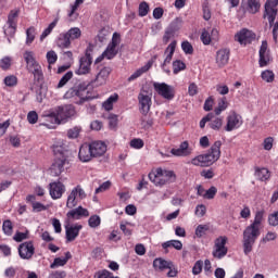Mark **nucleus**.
I'll list each match as a JSON object with an SVG mask.
<instances>
[{
  "label": "nucleus",
  "mask_w": 278,
  "mask_h": 278,
  "mask_svg": "<svg viewBox=\"0 0 278 278\" xmlns=\"http://www.w3.org/2000/svg\"><path fill=\"white\" fill-rule=\"evenodd\" d=\"M121 45V35L118 33H114L112 37L111 43L106 47L103 55H105L106 60H113L118 54V50L116 49Z\"/></svg>",
  "instance_id": "ddd939ff"
},
{
  "label": "nucleus",
  "mask_w": 278,
  "mask_h": 278,
  "mask_svg": "<svg viewBox=\"0 0 278 278\" xmlns=\"http://www.w3.org/2000/svg\"><path fill=\"white\" fill-rule=\"evenodd\" d=\"M16 18H18V11H11L8 16L7 26H4L5 36L12 38L16 34Z\"/></svg>",
  "instance_id": "dca6fc26"
},
{
  "label": "nucleus",
  "mask_w": 278,
  "mask_h": 278,
  "mask_svg": "<svg viewBox=\"0 0 278 278\" xmlns=\"http://www.w3.org/2000/svg\"><path fill=\"white\" fill-rule=\"evenodd\" d=\"M157 60V55H154L151 61H149L144 66L137 70L130 77L128 78V81H134L135 79H138V77H141L143 73H147L153 66V62Z\"/></svg>",
  "instance_id": "cd10ccee"
},
{
  "label": "nucleus",
  "mask_w": 278,
  "mask_h": 278,
  "mask_svg": "<svg viewBox=\"0 0 278 278\" xmlns=\"http://www.w3.org/2000/svg\"><path fill=\"white\" fill-rule=\"evenodd\" d=\"M229 55H231V51L227 48L220 49L216 53V64L219 68L229 64Z\"/></svg>",
  "instance_id": "393cba45"
},
{
  "label": "nucleus",
  "mask_w": 278,
  "mask_h": 278,
  "mask_svg": "<svg viewBox=\"0 0 278 278\" xmlns=\"http://www.w3.org/2000/svg\"><path fill=\"white\" fill-rule=\"evenodd\" d=\"M167 28H169V30L173 31L174 34H177V31L181 29V18L179 17L175 18Z\"/></svg>",
  "instance_id": "c03bdc74"
},
{
  "label": "nucleus",
  "mask_w": 278,
  "mask_h": 278,
  "mask_svg": "<svg viewBox=\"0 0 278 278\" xmlns=\"http://www.w3.org/2000/svg\"><path fill=\"white\" fill-rule=\"evenodd\" d=\"M14 226L12 225V220L7 219L2 224V231L5 233V236H12Z\"/></svg>",
  "instance_id": "79ce46f5"
},
{
  "label": "nucleus",
  "mask_w": 278,
  "mask_h": 278,
  "mask_svg": "<svg viewBox=\"0 0 278 278\" xmlns=\"http://www.w3.org/2000/svg\"><path fill=\"white\" fill-rule=\"evenodd\" d=\"M90 66H92V46L89 45L85 55L79 60V67L75 71L76 75H88Z\"/></svg>",
  "instance_id": "9d476101"
},
{
  "label": "nucleus",
  "mask_w": 278,
  "mask_h": 278,
  "mask_svg": "<svg viewBox=\"0 0 278 278\" xmlns=\"http://www.w3.org/2000/svg\"><path fill=\"white\" fill-rule=\"evenodd\" d=\"M149 179L156 186H166V184H175L177 175L173 170L157 168L155 172L149 174Z\"/></svg>",
  "instance_id": "423d86ee"
},
{
  "label": "nucleus",
  "mask_w": 278,
  "mask_h": 278,
  "mask_svg": "<svg viewBox=\"0 0 278 278\" xmlns=\"http://www.w3.org/2000/svg\"><path fill=\"white\" fill-rule=\"evenodd\" d=\"M68 151L66 148H63L61 146L54 147V162L52 163L50 167V175L52 177H60L64 170L68 169L70 162H68Z\"/></svg>",
  "instance_id": "f03ea898"
},
{
  "label": "nucleus",
  "mask_w": 278,
  "mask_h": 278,
  "mask_svg": "<svg viewBox=\"0 0 278 278\" xmlns=\"http://www.w3.org/2000/svg\"><path fill=\"white\" fill-rule=\"evenodd\" d=\"M260 60L258 64L261 67L268 66L270 64V52H268V41H262L261 48H260Z\"/></svg>",
  "instance_id": "6ab92c4d"
},
{
  "label": "nucleus",
  "mask_w": 278,
  "mask_h": 278,
  "mask_svg": "<svg viewBox=\"0 0 278 278\" xmlns=\"http://www.w3.org/2000/svg\"><path fill=\"white\" fill-rule=\"evenodd\" d=\"M223 143L220 141H215L207 153L200 154L191 160V164L193 166L207 167L212 166L214 162H218L220 160V147Z\"/></svg>",
  "instance_id": "20e7f679"
},
{
  "label": "nucleus",
  "mask_w": 278,
  "mask_h": 278,
  "mask_svg": "<svg viewBox=\"0 0 278 278\" xmlns=\"http://www.w3.org/2000/svg\"><path fill=\"white\" fill-rule=\"evenodd\" d=\"M80 200L75 199L73 195L67 197V202H66V207L70 210H73V207H77V204L79 203Z\"/></svg>",
  "instance_id": "6e6d98bb"
},
{
  "label": "nucleus",
  "mask_w": 278,
  "mask_h": 278,
  "mask_svg": "<svg viewBox=\"0 0 278 278\" xmlns=\"http://www.w3.org/2000/svg\"><path fill=\"white\" fill-rule=\"evenodd\" d=\"M78 157L80 162H90L92 157V150L90 148V144H83L78 152Z\"/></svg>",
  "instance_id": "bb28decb"
},
{
  "label": "nucleus",
  "mask_w": 278,
  "mask_h": 278,
  "mask_svg": "<svg viewBox=\"0 0 278 278\" xmlns=\"http://www.w3.org/2000/svg\"><path fill=\"white\" fill-rule=\"evenodd\" d=\"M88 216H90V212L83 206L73 208L66 214L67 220H81V218H88Z\"/></svg>",
  "instance_id": "a211bd4d"
},
{
  "label": "nucleus",
  "mask_w": 278,
  "mask_h": 278,
  "mask_svg": "<svg viewBox=\"0 0 278 278\" xmlns=\"http://www.w3.org/2000/svg\"><path fill=\"white\" fill-rule=\"evenodd\" d=\"M75 114H77L75 106L73 104H65L52 109L46 116L53 125H62L67 123L70 118H73Z\"/></svg>",
  "instance_id": "7ed1b4c3"
},
{
  "label": "nucleus",
  "mask_w": 278,
  "mask_h": 278,
  "mask_svg": "<svg viewBox=\"0 0 278 278\" xmlns=\"http://www.w3.org/2000/svg\"><path fill=\"white\" fill-rule=\"evenodd\" d=\"M36 253L33 241H25L18 247V255L22 260H31Z\"/></svg>",
  "instance_id": "2eb2a0df"
},
{
  "label": "nucleus",
  "mask_w": 278,
  "mask_h": 278,
  "mask_svg": "<svg viewBox=\"0 0 278 278\" xmlns=\"http://www.w3.org/2000/svg\"><path fill=\"white\" fill-rule=\"evenodd\" d=\"M110 73H112V68L103 67L96 76L94 80L91 83L92 86H103L106 84L108 78L110 77Z\"/></svg>",
  "instance_id": "b1692460"
},
{
  "label": "nucleus",
  "mask_w": 278,
  "mask_h": 278,
  "mask_svg": "<svg viewBox=\"0 0 278 278\" xmlns=\"http://www.w3.org/2000/svg\"><path fill=\"white\" fill-rule=\"evenodd\" d=\"M153 88L160 97H163V99H167V101H173V99H175V89L173 86H169L166 83H154Z\"/></svg>",
  "instance_id": "f8f14e48"
},
{
  "label": "nucleus",
  "mask_w": 278,
  "mask_h": 278,
  "mask_svg": "<svg viewBox=\"0 0 278 278\" xmlns=\"http://www.w3.org/2000/svg\"><path fill=\"white\" fill-rule=\"evenodd\" d=\"M46 58L48 60V64L51 66L52 64H55L58 62V54L55 51L51 50L48 51L46 54Z\"/></svg>",
  "instance_id": "3c124183"
},
{
  "label": "nucleus",
  "mask_w": 278,
  "mask_h": 278,
  "mask_svg": "<svg viewBox=\"0 0 278 278\" xmlns=\"http://www.w3.org/2000/svg\"><path fill=\"white\" fill-rule=\"evenodd\" d=\"M111 187H112V182L110 180L104 181L102 185H100V187H98L96 189V194H99L101 192H105V190H110Z\"/></svg>",
  "instance_id": "4d7b16f0"
},
{
  "label": "nucleus",
  "mask_w": 278,
  "mask_h": 278,
  "mask_svg": "<svg viewBox=\"0 0 278 278\" xmlns=\"http://www.w3.org/2000/svg\"><path fill=\"white\" fill-rule=\"evenodd\" d=\"M175 49H177V41H172L168 47L165 49V60L161 67L165 73H170V70H166V65L173 62V55H175Z\"/></svg>",
  "instance_id": "412c9836"
},
{
  "label": "nucleus",
  "mask_w": 278,
  "mask_h": 278,
  "mask_svg": "<svg viewBox=\"0 0 278 278\" xmlns=\"http://www.w3.org/2000/svg\"><path fill=\"white\" fill-rule=\"evenodd\" d=\"M173 267V262L170 261H166L162 257H159V258H155L153 261V268L154 270H166L168 268H172Z\"/></svg>",
  "instance_id": "c85d7f7f"
},
{
  "label": "nucleus",
  "mask_w": 278,
  "mask_h": 278,
  "mask_svg": "<svg viewBox=\"0 0 278 278\" xmlns=\"http://www.w3.org/2000/svg\"><path fill=\"white\" fill-rule=\"evenodd\" d=\"M242 125V116L237 114L236 112H232L227 117V125L225 127L226 131H233V129H238Z\"/></svg>",
  "instance_id": "4be33fe9"
},
{
  "label": "nucleus",
  "mask_w": 278,
  "mask_h": 278,
  "mask_svg": "<svg viewBox=\"0 0 278 278\" xmlns=\"http://www.w3.org/2000/svg\"><path fill=\"white\" fill-rule=\"evenodd\" d=\"M216 192H218V189H216V187H211L208 190L205 191L204 199H214V197H216Z\"/></svg>",
  "instance_id": "680f3d73"
},
{
  "label": "nucleus",
  "mask_w": 278,
  "mask_h": 278,
  "mask_svg": "<svg viewBox=\"0 0 278 278\" xmlns=\"http://www.w3.org/2000/svg\"><path fill=\"white\" fill-rule=\"evenodd\" d=\"M181 71H186V63L184 61L176 60L173 62V73L174 75H177L178 73H181Z\"/></svg>",
  "instance_id": "a19ab883"
},
{
  "label": "nucleus",
  "mask_w": 278,
  "mask_h": 278,
  "mask_svg": "<svg viewBox=\"0 0 278 278\" xmlns=\"http://www.w3.org/2000/svg\"><path fill=\"white\" fill-rule=\"evenodd\" d=\"M227 237L225 236H219L214 240V245H213V252L212 255L215 257V260H223L229 251L227 248Z\"/></svg>",
  "instance_id": "9b49d317"
},
{
  "label": "nucleus",
  "mask_w": 278,
  "mask_h": 278,
  "mask_svg": "<svg viewBox=\"0 0 278 278\" xmlns=\"http://www.w3.org/2000/svg\"><path fill=\"white\" fill-rule=\"evenodd\" d=\"M70 197H74V199H77V201H84V199H86V191H84L81 186L78 185L72 189Z\"/></svg>",
  "instance_id": "473e14b6"
},
{
  "label": "nucleus",
  "mask_w": 278,
  "mask_h": 278,
  "mask_svg": "<svg viewBox=\"0 0 278 278\" xmlns=\"http://www.w3.org/2000/svg\"><path fill=\"white\" fill-rule=\"evenodd\" d=\"M202 270H203V261H197L192 268V274L201 275Z\"/></svg>",
  "instance_id": "052dcab7"
},
{
  "label": "nucleus",
  "mask_w": 278,
  "mask_h": 278,
  "mask_svg": "<svg viewBox=\"0 0 278 278\" xmlns=\"http://www.w3.org/2000/svg\"><path fill=\"white\" fill-rule=\"evenodd\" d=\"M248 11L250 14H257L260 12V0H248Z\"/></svg>",
  "instance_id": "58836bf2"
},
{
  "label": "nucleus",
  "mask_w": 278,
  "mask_h": 278,
  "mask_svg": "<svg viewBox=\"0 0 278 278\" xmlns=\"http://www.w3.org/2000/svg\"><path fill=\"white\" fill-rule=\"evenodd\" d=\"M181 49L186 55H192L194 53V48L192 47V43L189 41H184L181 43Z\"/></svg>",
  "instance_id": "09e8293b"
},
{
  "label": "nucleus",
  "mask_w": 278,
  "mask_h": 278,
  "mask_svg": "<svg viewBox=\"0 0 278 278\" xmlns=\"http://www.w3.org/2000/svg\"><path fill=\"white\" fill-rule=\"evenodd\" d=\"M261 77L262 80L266 81L267 84H273V81H275V73H273L270 70L262 72Z\"/></svg>",
  "instance_id": "ea45409f"
},
{
  "label": "nucleus",
  "mask_w": 278,
  "mask_h": 278,
  "mask_svg": "<svg viewBox=\"0 0 278 278\" xmlns=\"http://www.w3.org/2000/svg\"><path fill=\"white\" fill-rule=\"evenodd\" d=\"M59 21H60V17L54 18V21L52 23H50L49 26L42 31V34L40 35L41 42H42V40H45V38H47V36H49L51 34V31H53V29H55Z\"/></svg>",
  "instance_id": "c9c22d12"
},
{
  "label": "nucleus",
  "mask_w": 278,
  "mask_h": 278,
  "mask_svg": "<svg viewBox=\"0 0 278 278\" xmlns=\"http://www.w3.org/2000/svg\"><path fill=\"white\" fill-rule=\"evenodd\" d=\"M170 153L175 157H188V155L192 154V148H190L188 141H184L179 144L178 148H173Z\"/></svg>",
  "instance_id": "aec40b11"
},
{
  "label": "nucleus",
  "mask_w": 278,
  "mask_h": 278,
  "mask_svg": "<svg viewBox=\"0 0 278 278\" xmlns=\"http://www.w3.org/2000/svg\"><path fill=\"white\" fill-rule=\"evenodd\" d=\"M235 40L236 42H239V45L247 47V45H251V42L255 40V33L247 28H242L235 35Z\"/></svg>",
  "instance_id": "4468645a"
},
{
  "label": "nucleus",
  "mask_w": 278,
  "mask_h": 278,
  "mask_svg": "<svg viewBox=\"0 0 278 278\" xmlns=\"http://www.w3.org/2000/svg\"><path fill=\"white\" fill-rule=\"evenodd\" d=\"M36 39V28L29 27L26 30V45H31L34 40Z\"/></svg>",
  "instance_id": "49530a36"
},
{
  "label": "nucleus",
  "mask_w": 278,
  "mask_h": 278,
  "mask_svg": "<svg viewBox=\"0 0 278 278\" xmlns=\"http://www.w3.org/2000/svg\"><path fill=\"white\" fill-rule=\"evenodd\" d=\"M56 47L60 49H71V38L66 33H61L56 39Z\"/></svg>",
  "instance_id": "c756f323"
},
{
  "label": "nucleus",
  "mask_w": 278,
  "mask_h": 278,
  "mask_svg": "<svg viewBox=\"0 0 278 278\" xmlns=\"http://www.w3.org/2000/svg\"><path fill=\"white\" fill-rule=\"evenodd\" d=\"M110 275H112V273H110V270L103 269V270L98 271L94 275V278H110Z\"/></svg>",
  "instance_id": "774afa93"
},
{
  "label": "nucleus",
  "mask_w": 278,
  "mask_h": 278,
  "mask_svg": "<svg viewBox=\"0 0 278 278\" xmlns=\"http://www.w3.org/2000/svg\"><path fill=\"white\" fill-rule=\"evenodd\" d=\"M208 123H210L208 125H210L211 129L218 131V129H220V127H223V117H218V116L214 115V113H212V116H211Z\"/></svg>",
  "instance_id": "2f4dec72"
},
{
  "label": "nucleus",
  "mask_w": 278,
  "mask_h": 278,
  "mask_svg": "<svg viewBox=\"0 0 278 278\" xmlns=\"http://www.w3.org/2000/svg\"><path fill=\"white\" fill-rule=\"evenodd\" d=\"M277 0H267L265 3L264 18H267L269 26L273 27V38L277 42L278 37V22L275 23L277 18Z\"/></svg>",
  "instance_id": "0eeeda50"
},
{
  "label": "nucleus",
  "mask_w": 278,
  "mask_h": 278,
  "mask_svg": "<svg viewBox=\"0 0 278 278\" xmlns=\"http://www.w3.org/2000/svg\"><path fill=\"white\" fill-rule=\"evenodd\" d=\"M255 177L256 179H260V181H266L270 179V172L267 168H257L255 170Z\"/></svg>",
  "instance_id": "72a5a7b5"
},
{
  "label": "nucleus",
  "mask_w": 278,
  "mask_h": 278,
  "mask_svg": "<svg viewBox=\"0 0 278 278\" xmlns=\"http://www.w3.org/2000/svg\"><path fill=\"white\" fill-rule=\"evenodd\" d=\"M207 207H205L204 204H199L195 207V216H199L200 218H203V215L206 214Z\"/></svg>",
  "instance_id": "e2e57ef3"
},
{
  "label": "nucleus",
  "mask_w": 278,
  "mask_h": 278,
  "mask_svg": "<svg viewBox=\"0 0 278 278\" xmlns=\"http://www.w3.org/2000/svg\"><path fill=\"white\" fill-rule=\"evenodd\" d=\"M273 240H277V233L267 232L266 236L261 240V242L263 244H266V242H273Z\"/></svg>",
  "instance_id": "0e129e2a"
},
{
  "label": "nucleus",
  "mask_w": 278,
  "mask_h": 278,
  "mask_svg": "<svg viewBox=\"0 0 278 278\" xmlns=\"http://www.w3.org/2000/svg\"><path fill=\"white\" fill-rule=\"evenodd\" d=\"M4 84L5 86H9L10 88H12L16 86V84H18V78H16V76L14 75L7 76L4 78Z\"/></svg>",
  "instance_id": "603ef678"
},
{
  "label": "nucleus",
  "mask_w": 278,
  "mask_h": 278,
  "mask_svg": "<svg viewBox=\"0 0 278 278\" xmlns=\"http://www.w3.org/2000/svg\"><path fill=\"white\" fill-rule=\"evenodd\" d=\"M93 157H101L108 151V144L103 141H93L89 144Z\"/></svg>",
  "instance_id": "5701e85b"
},
{
  "label": "nucleus",
  "mask_w": 278,
  "mask_h": 278,
  "mask_svg": "<svg viewBox=\"0 0 278 278\" xmlns=\"http://www.w3.org/2000/svg\"><path fill=\"white\" fill-rule=\"evenodd\" d=\"M268 223L271 227H277V225H278V211L269 215Z\"/></svg>",
  "instance_id": "69168bd1"
},
{
  "label": "nucleus",
  "mask_w": 278,
  "mask_h": 278,
  "mask_svg": "<svg viewBox=\"0 0 278 278\" xmlns=\"http://www.w3.org/2000/svg\"><path fill=\"white\" fill-rule=\"evenodd\" d=\"M49 192H50L51 199L53 200L62 199V195L64 194V192H66V186H64V184H62L60 180L50 182Z\"/></svg>",
  "instance_id": "f3484780"
},
{
  "label": "nucleus",
  "mask_w": 278,
  "mask_h": 278,
  "mask_svg": "<svg viewBox=\"0 0 278 278\" xmlns=\"http://www.w3.org/2000/svg\"><path fill=\"white\" fill-rule=\"evenodd\" d=\"M116 101H118V93H114V94L110 96L106 99V101L103 103L104 110H106L108 112H110V110H113L114 103H116Z\"/></svg>",
  "instance_id": "e433bc0d"
},
{
  "label": "nucleus",
  "mask_w": 278,
  "mask_h": 278,
  "mask_svg": "<svg viewBox=\"0 0 278 278\" xmlns=\"http://www.w3.org/2000/svg\"><path fill=\"white\" fill-rule=\"evenodd\" d=\"M65 34H67L70 40H79L81 38V29L79 27H72Z\"/></svg>",
  "instance_id": "4c0bfd02"
},
{
  "label": "nucleus",
  "mask_w": 278,
  "mask_h": 278,
  "mask_svg": "<svg viewBox=\"0 0 278 278\" xmlns=\"http://www.w3.org/2000/svg\"><path fill=\"white\" fill-rule=\"evenodd\" d=\"M27 121L30 125H36V123H38V113H36V111H30L27 114Z\"/></svg>",
  "instance_id": "13d9d810"
},
{
  "label": "nucleus",
  "mask_w": 278,
  "mask_h": 278,
  "mask_svg": "<svg viewBox=\"0 0 278 278\" xmlns=\"http://www.w3.org/2000/svg\"><path fill=\"white\" fill-rule=\"evenodd\" d=\"M88 225L91 229H97L101 225V217L99 215H92L88 219Z\"/></svg>",
  "instance_id": "37998d69"
},
{
  "label": "nucleus",
  "mask_w": 278,
  "mask_h": 278,
  "mask_svg": "<svg viewBox=\"0 0 278 278\" xmlns=\"http://www.w3.org/2000/svg\"><path fill=\"white\" fill-rule=\"evenodd\" d=\"M130 147L132 149H142V147H144V141H142V139H132L130 141Z\"/></svg>",
  "instance_id": "338daca9"
},
{
  "label": "nucleus",
  "mask_w": 278,
  "mask_h": 278,
  "mask_svg": "<svg viewBox=\"0 0 278 278\" xmlns=\"http://www.w3.org/2000/svg\"><path fill=\"white\" fill-rule=\"evenodd\" d=\"M207 231H210L208 225H199L195 228V236H197V238H203V236H205V233H207Z\"/></svg>",
  "instance_id": "a18cd8bd"
},
{
  "label": "nucleus",
  "mask_w": 278,
  "mask_h": 278,
  "mask_svg": "<svg viewBox=\"0 0 278 278\" xmlns=\"http://www.w3.org/2000/svg\"><path fill=\"white\" fill-rule=\"evenodd\" d=\"M73 257L71 252L65 253V257H56L53 263L50 265V268H58V266H66V263Z\"/></svg>",
  "instance_id": "7c9ffc66"
},
{
  "label": "nucleus",
  "mask_w": 278,
  "mask_h": 278,
  "mask_svg": "<svg viewBox=\"0 0 278 278\" xmlns=\"http://www.w3.org/2000/svg\"><path fill=\"white\" fill-rule=\"evenodd\" d=\"M79 131H81V128L79 126H75L74 128H71L67 131V137L71 139H75L79 137Z\"/></svg>",
  "instance_id": "5fc2aeb1"
},
{
  "label": "nucleus",
  "mask_w": 278,
  "mask_h": 278,
  "mask_svg": "<svg viewBox=\"0 0 278 278\" xmlns=\"http://www.w3.org/2000/svg\"><path fill=\"white\" fill-rule=\"evenodd\" d=\"M225 110H227V101L222 100L219 101L218 106L215 108V115L220 116V114L225 112Z\"/></svg>",
  "instance_id": "864d4df0"
},
{
  "label": "nucleus",
  "mask_w": 278,
  "mask_h": 278,
  "mask_svg": "<svg viewBox=\"0 0 278 278\" xmlns=\"http://www.w3.org/2000/svg\"><path fill=\"white\" fill-rule=\"evenodd\" d=\"M73 97H79V103H84L86 101H90V97H88V84L81 83L68 89L65 94L64 99H73Z\"/></svg>",
  "instance_id": "6e6552de"
},
{
  "label": "nucleus",
  "mask_w": 278,
  "mask_h": 278,
  "mask_svg": "<svg viewBox=\"0 0 278 278\" xmlns=\"http://www.w3.org/2000/svg\"><path fill=\"white\" fill-rule=\"evenodd\" d=\"M24 60L26 62V70L34 77V84H40L45 79V74L42 73V66L38 61L33 51L24 52Z\"/></svg>",
  "instance_id": "39448f33"
},
{
  "label": "nucleus",
  "mask_w": 278,
  "mask_h": 278,
  "mask_svg": "<svg viewBox=\"0 0 278 278\" xmlns=\"http://www.w3.org/2000/svg\"><path fill=\"white\" fill-rule=\"evenodd\" d=\"M149 14V3L141 2L139 4V16H147Z\"/></svg>",
  "instance_id": "bf43d9fd"
},
{
  "label": "nucleus",
  "mask_w": 278,
  "mask_h": 278,
  "mask_svg": "<svg viewBox=\"0 0 278 278\" xmlns=\"http://www.w3.org/2000/svg\"><path fill=\"white\" fill-rule=\"evenodd\" d=\"M162 247L163 249H170L172 247L173 249H176V251H181V249H184V243L179 240H169L162 243Z\"/></svg>",
  "instance_id": "f704fd0d"
},
{
  "label": "nucleus",
  "mask_w": 278,
  "mask_h": 278,
  "mask_svg": "<svg viewBox=\"0 0 278 278\" xmlns=\"http://www.w3.org/2000/svg\"><path fill=\"white\" fill-rule=\"evenodd\" d=\"M10 66H12V58L4 56L0 60V68H2V71H8Z\"/></svg>",
  "instance_id": "8fccbe9b"
},
{
  "label": "nucleus",
  "mask_w": 278,
  "mask_h": 278,
  "mask_svg": "<svg viewBox=\"0 0 278 278\" xmlns=\"http://www.w3.org/2000/svg\"><path fill=\"white\" fill-rule=\"evenodd\" d=\"M152 97L153 93L146 89H141L138 94L139 112H141L143 116H147L149 112H151Z\"/></svg>",
  "instance_id": "1a4fd4ad"
},
{
  "label": "nucleus",
  "mask_w": 278,
  "mask_h": 278,
  "mask_svg": "<svg viewBox=\"0 0 278 278\" xmlns=\"http://www.w3.org/2000/svg\"><path fill=\"white\" fill-rule=\"evenodd\" d=\"M262 220H264V211H257L254 222L244 229L242 240L244 255L253 251L257 237L262 235Z\"/></svg>",
  "instance_id": "f257e3e1"
},
{
  "label": "nucleus",
  "mask_w": 278,
  "mask_h": 278,
  "mask_svg": "<svg viewBox=\"0 0 278 278\" xmlns=\"http://www.w3.org/2000/svg\"><path fill=\"white\" fill-rule=\"evenodd\" d=\"M84 226L75 225V226H65V236L67 242H73L76 240L77 236H79V231H81Z\"/></svg>",
  "instance_id": "a878e982"
},
{
  "label": "nucleus",
  "mask_w": 278,
  "mask_h": 278,
  "mask_svg": "<svg viewBox=\"0 0 278 278\" xmlns=\"http://www.w3.org/2000/svg\"><path fill=\"white\" fill-rule=\"evenodd\" d=\"M71 79H73V72H67L66 74H64V76L60 79L56 88H64L65 84H68V81H71Z\"/></svg>",
  "instance_id": "de8ad7c7"
}]
</instances>
